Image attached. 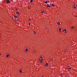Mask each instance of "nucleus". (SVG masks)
Returning a JSON list of instances; mask_svg holds the SVG:
<instances>
[{"label":"nucleus","mask_w":77,"mask_h":77,"mask_svg":"<svg viewBox=\"0 0 77 77\" xmlns=\"http://www.w3.org/2000/svg\"><path fill=\"white\" fill-rule=\"evenodd\" d=\"M42 60H43V58H42V57H40V58L39 59V61H40V63H42Z\"/></svg>","instance_id":"1"},{"label":"nucleus","mask_w":77,"mask_h":77,"mask_svg":"<svg viewBox=\"0 0 77 77\" xmlns=\"http://www.w3.org/2000/svg\"><path fill=\"white\" fill-rule=\"evenodd\" d=\"M36 50L35 49H32V52H33L34 53H35V52H36Z\"/></svg>","instance_id":"2"},{"label":"nucleus","mask_w":77,"mask_h":77,"mask_svg":"<svg viewBox=\"0 0 77 77\" xmlns=\"http://www.w3.org/2000/svg\"><path fill=\"white\" fill-rule=\"evenodd\" d=\"M63 32H64V33H65L66 32V29H65L64 30H63Z\"/></svg>","instance_id":"3"},{"label":"nucleus","mask_w":77,"mask_h":77,"mask_svg":"<svg viewBox=\"0 0 77 77\" xmlns=\"http://www.w3.org/2000/svg\"><path fill=\"white\" fill-rule=\"evenodd\" d=\"M57 25L58 26H59V25H60V23L59 22H57Z\"/></svg>","instance_id":"4"},{"label":"nucleus","mask_w":77,"mask_h":77,"mask_svg":"<svg viewBox=\"0 0 77 77\" xmlns=\"http://www.w3.org/2000/svg\"><path fill=\"white\" fill-rule=\"evenodd\" d=\"M67 69H71V67H69V66H67Z\"/></svg>","instance_id":"5"},{"label":"nucleus","mask_w":77,"mask_h":77,"mask_svg":"<svg viewBox=\"0 0 77 77\" xmlns=\"http://www.w3.org/2000/svg\"><path fill=\"white\" fill-rule=\"evenodd\" d=\"M9 2H10V1H9V0H8L7 1V3L8 4V3H9Z\"/></svg>","instance_id":"6"},{"label":"nucleus","mask_w":77,"mask_h":77,"mask_svg":"<svg viewBox=\"0 0 77 77\" xmlns=\"http://www.w3.org/2000/svg\"><path fill=\"white\" fill-rule=\"evenodd\" d=\"M16 14L17 15H19V14H20V13H19V12L17 11V12H16Z\"/></svg>","instance_id":"7"},{"label":"nucleus","mask_w":77,"mask_h":77,"mask_svg":"<svg viewBox=\"0 0 77 77\" xmlns=\"http://www.w3.org/2000/svg\"><path fill=\"white\" fill-rule=\"evenodd\" d=\"M73 7L74 8H75V9L77 8V6H76V5H74V6H73Z\"/></svg>","instance_id":"8"},{"label":"nucleus","mask_w":77,"mask_h":77,"mask_svg":"<svg viewBox=\"0 0 77 77\" xmlns=\"http://www.w3.org/2000/svg\"><path fill=\"white\" fill-rule=\"evenodd\" d=\"M28 51V48H26L25 49V51Z\"/></svg>","instance_id":"9"},{"label":"nucleus","mask_w":77,"mask_h":77,"mask_svg":"<svg viewBox=\"0 0 77 77\" xmlns=\"http://www.w3.org/2000/svg\"><path fill=\"white\" fill-rule=\"evenodd\" d=\"M46 66H48V63H46Z\"/></svg>","instance_id":"10"},{"label":"nucleus","mask_w":77,"mask_h":77,"mask_svg":"<svg viewBox=\"0 0 77 77\" xmlns=\"http://www.w3.org/2000/svg\"><path fill=\"white\" fill-rule=\"evenodd\" d=\"M47 7H48L49 8H50V7H51V6H49V4L47 5Z\"/></svg>","instance_id":"11"},{"label":"nucleus","mask_w":77,"mask_h":77,"mask_svg":"<svg viewBox=\"0 0 77 77\" xmlns=\"http://www.w3.org/2000/svg\"><path fill=\"white\" fill-rule=\"evenodd\" d=\"M62 29H60V28H59V32H61V30Z\"/></svg>","instance_id":"12"},{"label":"nucleus","mask_w":77,"mask_h":77,"mask_svg":"<svg viewBox=\"0 0 77 77\" xmlns=\"http://www.w3.org/2000/svg\"><path fill=\"white\" fill-rule=\"evenodd\" d=\"M9 54H7V55L6 57H9Z\"/></svg>","instance_id":"13"},{"label":"nucleus","mask_w":77,"mask_h":77,"mask_svg":"<svg viewBox=\"0 0 77 77\" xmlns=\"http://www.w3.org/2000/svg\"><path fill=\"white\" fill-rule=\"evenodd\" d=\"M71 28L72 29H74V27H72Z\"/></svg>","instance_id":"14"},{"label":"nucleus","mask_w":77,"mask_h":77,"mask_svg":"<svg viewBox=\"0 0 77 77\" xmlns=\"http://www.w3.org/2000/svg\"><path fill=\"white\" fill-rule=\"evenodd\" d=\"M30 2V3H32V2H33V0H31Z\"/></svg>","instance_id":"15"},{"label":"nucleus","mask_w":77,"mask_h":77,"mask_svg":"<svg viewBox=\"0 0 77 77\" xmlns=\"http://www.w3.org/2000/svg\"><path fill=\"white\" fill-rule=\"evenodd\" d=\"M14 18H17V16H16L15 15L14 16Z\"/></svg>","instance_id":"16"},{"label":"nucleus","mask_w":77,"mask_h":77,"mask_svg":"<svg viewBox=\"0 0 77 77\" xmlns=\"http://www.w3.org/2000/svg\"><path fill=\"white\" fill-rule=\"evenodd\" d=\"M20 72L21 73V72H22V70H20Z\"/></svg>","instance_id":"17"},{"label":"nucleus","mask_w":77,"mask_h":77,"mask_svg":"<svg viewBox=\"0 0 77 77\" xmlns=\"http://www.w3.org/2000/svg\"><path fill=\"white\" fill-rule=\"evenodd\" d=\"M52 6H53V7L54 6V5L53 4H52Z\"/></svg>","instance_id":"18"},{"label":"nucleus","mask_w":77,"mask_h":77,"mask_svg":"<svg viewBox=\"0 0 77 77\" xmlns=\"http://www.w3.org/2000/svg\"><path fill=\"white\" fill-rule=\"evenodd\" d=\"M45 3H47V1L45 2Z\"/></svg>","instance_id":"19"},{"label":"nucleus","mask_w":77,"mask_h":77,"mask_svg":"<svg viewBox=\"0 0 77 77\" xmlns=\"http://www.w3.org/2000/svg\"><path fill=\"white\" fill-rule=\"evenodd\" d=\"M42 13H45V12H44V11H42Z\"/></svg>","instance_id":"20"},{"label":"nucleus","mask_w":77,"mask_h":77,"mask_svg":"<svg viewBox=\"0 0 77 77\" xmlns=\"http://www.w3.org/2000/svg\"><path fill=\"white\" fill-rule=\"evenodd\" d=\"M33 32H34V34H35V33H36V32H35V31H34Z\"/></svg>","instance_id":"21"},{"label":"nucleus","mask_w":77,"mask_h":77,"mask_svg":"<svg viewBox=\"0 0 77 77\" xmlns=\"http://www.w3.org/2000/svg\"><path fill=\"white\" fill-rule=\"evenodd\" d=\"M60 76H61V75H62L61 74H60Z\"/></svg>","instance_id":"22"},{"label":"nucleus","mask_w":77,"mask_h":77,"mask_svg":"<svg viewBox=\"0 0 77 77\" xmlns=\"http://www.w3.org/2000/svg\"><path fill=\"white\" fill-rule=\"evenodd\" d=\"M29 20H30V21H31V19H29Z\"/></svg>","instance_id":"23"},{"label":"nucleus","mask_w":77,"mask_h":77,"mask_svg":"<svg viewBox=\"0 0 77 77\" xmlns=\"http://www.w3.org/2000/svg\"><path fill=\"white\" fill-rule=\"evenodd\" d=\"M29 26H30V24H29Z\"/></svg>","instance_id":"24"},{"label":"nucleus","mask_w":77,"mask_h":77,"mask_svg":"<svg viewBox=\"0 0 77 77\" xmlns=\"http://www.w3.org/2000/svg\"><path fill=\"white\" fill-rule=\"evenodd\" d=\"M15 20L16 21H17V20H16V19H15Z\"/></svg>","instance_id":"25"},{"label":"nucleus","mask_w":77,"mask_h":77,"mask_svg":"<svg viewBox=\"0 0 77 77\" xmlns=\"http://www.w3.org/2000/svg\"><path fill=\"white\" fill-rule=\"evenodd\" d=\"M47 2H49V1H48Z\"/></svg>","instance_id":"26"},{"label":"nucleus","mask_w":77,"mask_h":77,"mask_svg":"<svg viewBox=\"0 0 77 77\" xmlns=\"http://www.w3.org/2000/svg\"><path fill=\"white\" fill-rule=\"evenodd\" d=\"M16 9V10H18V9Z\"/></svg>","instance_id":"27"},{"label":"nucleus","mask_w":77,"mask_h":77,"mask_svg":"<svg viewBox=\"0 0 77 77\" xmlns=\"http://www.w3.org/2000/svg\"><path fill=\"white\" fill-rule=\"evenodd\" d=\"M12 10H13V9H12L11 10V11Z\"/></svg>","instance_id":"28"},{"label":"nucleus","mask_w":77,"mask_h":77,"mask_svg":"<svg viewBox=\"0 0 77 77\" xmlns=\"http://www.w3.org/2000/svg\"><path fill=\"white\" fill-rule=\"evenodd\" d=\"M17 21H19L18 19H17Z\"/></svg>","instance_id":"29"},{"label":"nucleus","mask_w":77,"mask_h":77,"mask_svg":"<svg viewBox=\"0 0 77 77\" xmlns=\"http://www.w3.org/2000/svg\"><path fill=\"white\" fill-rule=\"evenodd\" d=\"M41 77H44V76H42Z\"/></svg>","instance_id":"30"},{"label":"nucleus","mask_w":77,"mask_h":77,"mask_svg":"<svg viewBox=\"0 0 77 77\" xmlns=\"http://www.w3.org/2000/svg\"><path fill=\"white\" fill-rule=\"evenodd\" d=\"M0 55H1V54L0 53Z\"/></svg>","instance_id":"31"},{"label":"nucleus","mask_w":77,"mask_h":77,"mask_svg":"<svg viewBox=\"0 0 77 77\" xmlns=\"http://www.w3.org/2000/svg\"><path fill=\"white\" fill-rule=\"evenodd\" d=\"M32 20H33V19H32Z\"/></svg>","instance_id":"32"}]
</instances>
